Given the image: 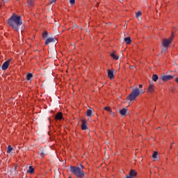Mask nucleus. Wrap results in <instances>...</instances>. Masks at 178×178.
<instances>
[{
    "mask_svg": "<svg viewBox=\"0 0 178 178\" xmlns=\"http://www.w3.org/2000/svg\"><path fill=\"white\" fill-rule=\"evenodd\" d=\"M8 24L15 31H19L20 26L23 24V21L22 20V16L17 15L16 14H13L11 17L8 19Z\"/></svg>",
    "mask_w": 178,
    "mask_h": 178,
    "instance_id": "obj_1",
    "label": "nucleus"
},
{
    "mask_svg": "<svg viewBox=\"0 0 178 178\" xmlns=\"http://www.w3.org/2000/svg\"><path fill=\"white\" fill-rule=\"evenodd\" d=\"M70 171L76 177L83 178L84 177V171L77 166H70Z\"/></svg>",
    "mask_w": 178,
    "mask_h": 178,
    "instance_id": "obj_2",
    "label": "nucleus"
},
{
    "mask_svg": "<svg viewBox=\"0 0 178 178\" xmlns=\"http://www.w3.org/2000/svg\"><path fill=\"white\" fill-rule=\"evenodd\" d=\"M141 94V90L138 88H136L134 90H132V92L131 94L127 97L128 101H130V102H133V101H136L137 99V97Z\"/></svg>",
    "mask_w": 178,
    "mask_h": 178,
    "instance_id": "obj_3",
    "label": "nucleus"
},
{
    "mask_svg": "<svg viewBox=\"0 0 178 178\" xmlns=\"http://www.w3.org/2000/svg\"><path fill=\"white\" fill-rule=\"evenodd\" d=\"M173 41V37H170L169 39H163L162 45L163 47H165V49H168L169 44Z\"/></svg>",
    "mask_w": 178,
    "mask_h": 178,
    "instance_id": "obj_4",
    "label": "nucleus"
},
{
    "mask_svg": "<svg viewBox=\"0 0 178 178\" xmlns=\"http://www.w3.org/2000/svg\"><path fill=\"white\" fill-rule=\"evenodd\" d=\"M108 77L110 80L115 79V70H107Z\"/></svg>",
    "mask_w": 178,
    "mask_h": 178,
    "instance_id": "obj_5",
    "label": "nucleus"
},
{
    "mask_svg": "<svg viewBox=\"0 0 178 178\" xmlns=\"http://www.w3.org/2000/svg\"><path fill=\"white\" fill-rule=\"evenodd\" d=\"M175 77V75H163L161 76V80L163 81H169V80H172Z\"/></svg>",
    "mask_w": 178,
    "mask_h": 178,
    "instance_id": "obj_6",
    "label": "nucleus"
},
{
    "mask_svg": "<svg viewBox=\"0 0 178 178\" xmlns=\"http://www.w3.org/2000/svg\"><path fill=\"white\" fill-rule=\"evenodd\" d=\"M51 42H54V44H58V40L56 38H49L45 41V45H48V44H51Z\"/></svg>",
    "mask_w": 178,
    "mask_h": 178,
    "instance_id": "obj_7",
    "label": "nucleus"
},
{
    "mask_svg": "<svg viewBox=\"0 0 178 178\" xmlns=\"http://www.w3.org/2000/svg\"><path fill=\"white\" fill-rule=\"evenodd\" d=\"M9 63H10V60H8L4 62L1 66L2 70H6L9 67Z\"/></svg>",
    "mask_w": 178,
    "mask_h": 178,
    "instance_id": "obj_8",
    "label": "nucleus"
},
{
    "mask_svg": "<svg viewBox=\"0 0 178 178\" xmlns=\"http://www.w3.org/2000/svg\"><path fill=\"white\" fill-rule=\"evenodd\" d=\"M82 130H87L88 129V127L87 126V122L86 120H82V125H81Z\"/></svg>",
    "mask_w": 178,
    "mask_h": 178,
    "instance_id": "obj_9",
    "label": "nucleus"
},
{
    "mask_svg": "<svg viewBox=\"0 0 178 178\" xmlns=\"http://www.w3.org/2000/svg\"><path fill=\"white\" fill-rule=\"evenodd\" d=\"M26 3L28 8H33L34 6V0H27Z\"/></svg>",
    "mask_w": 178,
    "mask_h": 178,
    "instance_id": "obj_10",
    "label": "nucleus"
},
{
    "mask_svg": "<svg viewBox=\"0 0 178 178\" xmlns=\"http://www.w3.org/2000/svg\"><path fill=\"white\" fill-rule=\"evenodd\" d=\"M127 111H129L127 108H124L120 111V114L121 115V116H126Z\"/></svg>",
    "mask_w": 178,
    "mask_h": 178,
    "instance_id": "obj_11",
    "label": "nucleus"
},
{
    "mask_svg": "<svg viewBox=\"0 0 178 178\" xmlns=\"http://www.w3.org/2000/svg\"><path fill=\"white\" fill-rule=\"evenodd\" d=\"M129 175L134 178L136 176H137V172L135 170H131Z\"/></svg>",
    "mask_w": 178,
    "mask_h": 178,
    "instance_id": "obj_12",
    "label": "nucleus"
},
{
    "mask_svg": "<svg viewBox=\"0 0 178 178\" xmlns=\"http://www.w3.org/2000/svg\"><path fill=\"white\" fill-rule=\"evenodd\" d=\"M93 111H94V109H92V108L88 109L87 111H86V115L88 118L92 117V112H93Z\"/></svg>",
    "mask_w": 178,
    "mask_h": 178,
    "instance_id": "obj_13",
    "label": "nucleus"
},
{
    "mask_svg": "<svg viewBox=\"0 0 178 178\" xmlns=\"http://www.w3.org/2000/svg\"><path fill=\"white\" fill-rule=\"evenodd\" d=\"M56 119L57 120H62V119H63V115L62 114V113L59 112L56 115Z\"/></svg>",
    "mask_w": 178,
    "mask_h": 178,
    "instance_id": "obj_14",
    "label": "nucleus"
},
{
    "mask_svg": "<svg viewBox=\"0 0 178 178\" xmlns=\"http://www.w3.org/2000/svg\"><path fill=\"white\" fill-rule=\"evenodd\" d=\"M124 41L127 44V45H129V44H131V38L130 37H127L124 38Z\"/></svg>",
    "mask_w": 178,
    "mask_h": 178,
    "instance_id": "obj_15",
    "label": "nucleus"
},
{
    "mask_svg": "<svg viewBox=\"0 0 178 178\" xmlns=\"http://www.w3.org/2000/svg\"><path fill=\"white\" fill-rule=\"evenodd\" d=\"M148 92H154V83H150L148 88Z\"/></svg>",
    "mask_w": 178,
    "mask_h": 178,
    "instance_id": "obj_16",
    "label": "nucleus"
},
{
    "mask_svg": "<svg viewBox=\"0 0 178 178\" xmlns=\"http://www.w3.org/2000/svg\"><path fill=\"white\" fill-rule=\"evenodd\" d=\"M39 154H40V156H42V158H44V156H45V152L44 151V149L40 148Z\"/></svg>",
    "mask_w": 178,
    "mask_h": 178,
    "instance_id": "obj_17",
    "label": "nucleus"
},
{
    "mask_svg": "<svg viewBox=\"0 0 178 178\" xmlns=\"http://www.w3.org/2000/svg\"><path fill=\"white\" fill-rule=\"evenodd\" d=\"M27 172L31 173V175H33V173H34V168L32 166H29V168L27 170Z\"/></svg>",
    "mask_w": 178,
    "mask_h": 178,
    "instance_id": "obj_18",
    "label": "nucleus"
},
{
    "mask_svg": "<svg viewBox=\"0 0 178 178\" xmlns=\"http://www.w3.org/2000/svg\"><path fill=\"white\" fill-rule=\"evenodd\" d=\"M42 38L43 40H47V38H48V32L47 31L43 32Z\"/></svg>",
    "mask_w": 178,
    "mask_h": 178,
    "instance_id": "obj_19",
    "label": "nucleus"
},
{
    "mask_svg": "<svg viewBox=\"0 0 178 178\" xmlns=\"http://www.w3.org/2000/svg\"><path fill=\"white\" fill-rule=\"evenodd\" d=\"M31 79H33V74L29 73L26 75V80L29 81L31 80Z\"/></svg>",
    "mask_w": 178,
    "mask_h": 178,
    "instance_id": "obj_20",
    "label": "nucleus"
},
{
    "mask_svg": "<svg viewBox=\"0 0 178 178\" xmlns=\"http://www.w3.org/2000/svg\"><path fill=\"white\" fill-rule=\"evenodd\" d=\"M13 151V147L12 146L8 145V149H7V154H10Z\"/></svg>",
    "mask_w": 178,
    "mask_h": 178,
    "instance_id": "obj_21",
    "label": "nucleus"
},
{
    "mask_svg": "<svg viewBox=\"0 0 178 178\" xmlns=\"http://www.w3.org/2000/svg\"><path fill=\"white\" fill-rule=\"evenodd\" d=\"M111 56L113 58V59H115V60H118L119 59V57L115 54V53H112L111 54Z\"/></svg>",
    "mask_w": 178,
    "mask_h": 178,
    "instance_id": "obj_22",
    "label": "nucleus"
},
{
    "mask_svg": "<svg viewBox=\"0 0 178 178\" xmlns=\"http://www.w3.org/2000/svg\"><path fill=\"white\" fill-rule=\"evenodd\" d=\"M158 79H159V77H158V75L157 74H153V76H152V80H153V81H158Z\"/></svg>",
    "mask_w": 178,
    "mask_h": 178,
    "instance_id": "obj_23",
    "label": "nucleus"
},
{
    "mask_svg": "<svg viewBox=\"0 0 178 178\" xmlns=\"http://www.w3.org/2000/svg\"><path fill=\"white\" fill-rule=\"evenodd\" d=\"M157 156H158V152H154L153 153V154H152V158H153L154 159H156Z\"/></svg>",
    "mask_w": 178,
    "mask_h": 178,
    "instance_id": "obj_24",
    "label": "nucleus"
},
{
    "mask_svg": "<svg viewBox=\"0 0 178 178\" xmlns=\"http://www.w3.org/2000/svg\"><path fill=\"white\" fill-rule=\"evenodd\" d=\"M140 16H141V11H138V13H136V17H140Z\"/></svg>",
    "mask_w": 178,
    "mask_h": 178,
    "instance_id": "obj_25",
    "label": "nucleus"
},
{
    "mask_svg": "<svg viewBox=\"0 0 178 178\" xmlns=\"http://www.w3.org/2000/svg\"><path fill=\"white\" fill-rule=\"evenodd\" d=\"M104 111H107V112L111 111V107H104Z\"/></svg>",
    "mask_w": 178,
    "mask_h": 178,
    "instance_id": "obj_26",
    "label": "nucleus"
},
{
    "mask_svg": "<svg viewBox=\"0 0 178 178\" xmlns=\"http://www.w3.org/2000/svg\"><path fill=\"white\" fill-rule=\"evenodd\" d=\"M56 2V0H51L49 2V5H52V3H55Z\"/></svg>",
    "mask_w": 178,
    "mask_h": 178,
    "instance_id": "obj_27",
    "label": "nucleus"
},
{
    "mask_svg": "<svg viewBox=\"0 0 178 178\" xmlns=\"http://www.w3.org/2000/svg\"><path fill=\"white\" fill-rule=\"evenodd\" d=\"M70 3H71V5H74V3H76V1L75 0H70Z\"/></svg>",
    "mask_w": 178,
    "mask_h": 178,
    "instance_id": "obj_28",
    "label": "nucleus"
},
{
    "mask_svg": "<svg viewBox=\"0 0 178 178\" xmlns=\"http://www.w3.org/2000/svg\"><path fill=\"white\" fill-rule=\"evenodd\" d=\"M14 171L15 172V175H17V166H15V167L14 168Z\"/></svg>",
    "mask_w": 178,
    "mask_h": 178,
    "instance_id": "obj_29",
    "label": "nucleus"
},
{
    "mask_svg": "<svg viewBox=\"0 0 178 178\" xmlns=\"http://www.w3.org/2000/svg\"><path fill=\"white\" fill-rule=\"evenodd\" d=\"M163 51H168V49H166V47H164V48L161 49V54Z\"/></svg>",
    "mask_w": 178,
    "mask_h": 178,
    "instance_id": "obj_30",
    "label": "nucleus"
},
{
    "mask_svg": "<svg viewBox=\"0 0 178 178\" xmlns=\"http://www.w3.org/2000/svg\"><path fill=\"white\" fill-rule=\"evenodd\" d=\"M3 1V2L5 3H6V2H9V0H2Z\"/></svg>",
    "mask_w": 178,
    "mask_h": 178,
    "instance_id": "obj_31",
    "label": "nucleus"
},
{
    "mask_svg": "<svg viewBox=\"0 0 178 178\" xmlns=\"http://www.w3.org/2000/svg\"><path fill=\"white\" fill-rule=\"evenodd\" d=\"M139 88H143V85L142 84L139 85Z\"/></svg>",
    "mask_w": 178,
    "mask_h": 178,
    "instance_id": "obj_32",
    "label": "nucleus"
},
{
    "mask_svg": "<svg viewBox=\"0 0 178 178\" xmlns=\"http://www.w3.org/2000/svg\"><path fill=\"white\" fill-rule=\"evenodd\" d=\"M109 112H110V114H111V115H113V112H112V111L110 110Z\"/></svg>",
    "mask_w": 178,
    "mask_h": 178,
    "instance_id": "obj_33",
    "label": "nucleus"
},
{
    "mask_svg": "<svg viewBox=\"0 0 178 178\" xmlns=\"http://www.w3.org/2000/svg\"><path fill=\"white\" fill-rule=\"evenodd\" d=\"M175 81H176V83H178V78H176V79H175Z\"/></svg>",
    "mask_w": 178,
    "mask_h": 178,
    "instance_id": "obj_34",
    "label": "nucleus"
},
{
    "mask_svg": "<svg viewBox=\"0 0 178 178\" xmlns=\"http://www.w3.org/2000/svg\"><path fill=\"white\" fill-rule=\"evenodd\" d=\"M81 167L82 168V169H84V166H83L82 165H81Z\"/></svg>",
    "mask_w": 178,
    "mask_h": 178,
    "instance_id": "obj_35",
    "label": "nucleus"
},
{
    "mask_svg": "<svg viewBox=\"0 0 178 178\" xmlns=\"http://www.w3.org/2000/svg\"><path fill=\"white\" fill-rule=\"evenodd\" d=\"M124 27L127 28V24H125V25L124 26Z\"/></svg>",
    "mask_w": 178,
    "mask_h": 178,
    "instance_id": "obj_36",
    "label": "nucleus"
},
{
    "mask_svg": "<svg viewBox=\"0 0 178 178\" xmlns=\"http://www.w3.org/2000/svg\"><path fill=\"white\" fill-rule=\"evenodd\" d=\"M120 2H123V0H120Z\"/></svg>",
    "mask_w": 178,
    "mask_h": 178,
    "instance_id": "obj_37",
    "label": "nucleus"
},
{
    "mask_svg": "<svg viewBox=\"0 0 178 178\" xmlns=\"http://www.w3.org/2000/svg\"><path fill=\"white\" fill-rule=\"evenodd\" d=\"M69 178H72L71 177H70Z\"/></svg>",
    "mask_w": 178,
    "mask_h": 178,
    "instance_id": "obj_38",
    "label": "nucleus"
}]
</instances>
